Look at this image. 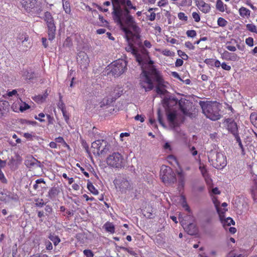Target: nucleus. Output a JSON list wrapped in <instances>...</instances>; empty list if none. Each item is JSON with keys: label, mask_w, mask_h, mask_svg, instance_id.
<instances>
[{"label": "nucleus", "mask_w": 257, "mask_h": 257, "mask_svg": "<svg viewBox=\"0 0 257 257\" xmlns=\"http://www.w3.org/2000/svg\"><path fill=\"white\" fill-rule=\"evenodd\" d=\"M196 6L203 13L207 14L211 10L210 5L206 3L203 0H194Z\"/></svg>", "instance_id": "nucleus-18"}, {"label": "nucleus", "mask_w": 257, "mask_h": 257, "mask_svg": "<svg viewBox=\"0 0 257 257\" xmlns=\"http://www.w3.org/2000/svg\"><path fill=\"white\" fill-rule=\"evenodd\" d=\"M59 193V190L56 187H52L49 190L48 196L50 199L53 200L56 197Z\"/></svg>", "instance_id": "nucleus-22"}, {"label": "nucleus", "mask_w": 257, "mask_h": 257, "mask_svg": "<svg viewBox=\"0 0 257 257\" xmlns=\"http://www.w3.org/2000/svg\"><path fill=\"white\" fill-rule=\"evenodd\" d=\"M235 139L236 141H237V142L238 143V145H239V147L240 148V149L242 150V152H243L244 148H243V146L242 144L241 141L240 140L239 136L235 137Z\"/></svg>", "instance_id": "nucleus-59"}, {"label": "nucleus", "mask_w": 257, "mask_h": 257, "mask_svg": "<svg viewBox=\"0 0 257 257\" xmlns=\"http://www.w3.org/2000/svg\"><path fill=\"white\" fill-rule=\"evenodd\" d=\"M35 205L36 206L42 207H43L45 203L43 201V200L42 199H36L35 200Z\"/></svg>", "instance_id": "nucleus-48"}, {"label": "nucleus", "mask_w": 257, "mask_h": 257, "mask_svg": "<svg viewBox=\"0 0 257 257\" xmlns=\"http://www.w3.org/2000/svg\"><path fill=\"white\" fill-rule=\"evenodd\" d=\"M62 113H63V117L65 119V120L68 122L69 119V114L67 112L66 109L65 110H64L63 111H61Z\"/></svg>", "instance_id": "nucleus-61"}, {"label": "nucleus", "mask_w": 257, "mask_h": 257, "mask_svg": "<svg viewBox=\"0 0 257 257\" xmlns=\"http://www.w3.org/2000/svg\"><path fill=\"white\" fill-rule=\"evenodd\" d=\"M72 45L73 43L72 39L69 37H67L63 43V46L64 47L70 48L72 46Z\"/></svg>", "instance_id": "nucleus-34"}, {"label": "nucleus", "mask_w": 257, "mask_h": 257, "mask_svg": "<svg viewBox=\"0 0 257 257\" xmlns=\"http://www.w3.org/2000/svg\"><path fill=\"white\" fill-rule=\"evenodd\" d=\"M23 76L27 79H31L33 78L34 73L32 72H29L28 71L26 70L24 71Z\"/></svg>", "instance_id": "nucleus-39"}, {"label": "nucleus", "mask_w": 257, "mask_h": 257, "mask_svg": "<svg viewBox=\"0 0 257 257\" xmlns=\"http://www.w3.org/2000/svg\"><path fill=\"white\" fill-rule=\"evenodd\" d=\"M36 184H35L34 185H33V188L35 189V190H37L39 188V185L38 184H40V183H44V184H45V181H44V180L43 179H37L36 181Z\"/></svg>", "instance_id": "nucleus-42"}, {"label": "nucleus", "mask_w": 257, "mask_h": 257, "mask_svg": "<svg viewBox=\"0 0 257 257\" xmlns=\"http://www.w3.org/2000/svg\"><path fill=\"white\" fill-rule=\"evenodd\" d=\"M10 104L6 100H0V118L5 116L9 111Z\"/></svg>", "instance_id": "nucleus-19"}, {"label": "nucleus", "mask_w": 257, "mask_h": 257, "mask_svg": "<svg viewBox=\"0 0 257 257\" xmlns=\"http://www.w3.org/2000/svg\"><path fill=\"white\" fill-rule=\"evenodd\" d=\"M143 76L144 80H140V84L146 91L152 90L154 88L153 81L156 82V92L158 94H165L166 90L162 88L165 86V81L161 72L153 66H151L147 71H144Z\"/></svg>", "instance_id": "nucleus-2"}, {"label": "nucleus", "mask_w": 257, "mask_h": 257, "mask_svg": "<svg viewBox=\"0 0 257 257\" xmlns=\"http://www.w3.org/2000/svg\"><path fill=\"white\" fill-rule=\"evenodd\" d=\"M239 15L243 17L250 16V11L246 8L241 7L239 10Z\"/></svg>", "instance_id": "nucleus-27"}, {"label": "nucleus", "mask_w": 257, "mask_h": 257, "mask_svg": "<svg viewBox=\"0 0 257 257\" xmlns=\"http://www.w3.org/2000/svg\"><path fill=\"white\" fill-rule=\"evenodd\" d=\"M208 160L212 166L217 169H222L227 164L226 156L221 153L213 150L209 153Z\"/></svg>", "instance_id": "nucleus-5"}, {"label": "nucleus", "mask_w": 257, "mask_h": 257, "mask_svg": "<svg viewBox=\"0 0 257 257\" xmlns=\"http://www.w3.org/2000/svg\"><path fill=\"white\" fill-rule=\"evenodd\" d=\"M212 200H213V202L216 207V210L217 211L218 213L219 214L220 218H221V219H222V214H224V213L226 210H222V211L220 210V209L219 208L220 202L217 200V197L213 196L212 197Z\"/></svg>", "instance_id": "nucleus-21"}, {"label": "nucleus", "mask_w": 257, "mask_h": 257, "mask_svg": "<svg viewBox=\"0 0 257 257\" xmlns=\"http://www.w3.org/2000/svg\"><path fill=\"white\" fill-rule=\"evenodd\" d=\"M160 174L162 182L167 185L174 184L176 181V175L170 167L162 166Z\"/></svg>", "instance_id": "nucleus-6"}, {"label": "nucleus", "mask_w": 257, "mask_h": 257, "mask_svg": "<svg viewBox=\"0 0 257 257\" xmlns=\"http://www.w3.org/2000/svg\"><path fill=\"white\" fill-rule=\"evenodd\" d=\"M161 53L166 56H173L174 54V53L171 51L170 50L168 49H164L162 50Z\"/></svg>", "instance_id": "nucleus-45"}, {"label": "nucleus", "mask_w": 257, "mask_h": 257, "mask_svg": "<svg viewBox=\"0 0 257 257\" xmlns=\"http://www.w3.org/2000/svg\"><path fill=\"white\" fill-rule=\"evenodd\" d=\"M224 214H222V219H220L221 222L223 223L224 226L226 224H227L228 226H230L231 224H233L234 223V222L232 218L228 217L226 219H224ZM220 219L221 218H220Z\"/></svg>", "instance_id": "nucleus-29"}, {"label": "nucleus", "mask_w": 257, "mask_h": 257, "mask_svg": "<svg viewBox=\"0 0 257 257\" xmlns=\"http://www.w3.org/2000/svg\"><path fill=\"white\" fill-rule=\"evenodd\" d=\"M29 38V36L27 35L26 33H22L18 37V40L23 44L25 42H27L28 41Z\"/></svg>", "instance_id": "nucleus-33"}, {"label": "nucleus", "mask_w": 257, "mask_h": 257, "mask_svg": "<svg viewBox=\"0 0 257 257\" xmlns=\"http://www.w3.org/2000/svg\"><path fill=\"white\" fill-rule=\"evenodd\" d=\"M203 113L208 118L217 120L221 118L220 104L215 101H200L199 103Z\"/></svg>", "instance_id": "nucleus-4"}, {"label": "nucleus", "mask_w": 257, "mask_h": 257, "mask_svg": "<svg viewBox=\"0 0 257 257\" xmlns=\"http://www.w3.org/2000/svg\"><path fill=\"white\" fill-rule=\"evenodd\" d=\"M134 34L132 32V35L128 36L126 35L125 33V35L128 42V45L125 47V50L127 52H131V53L135 57L136 61L139 63H142L143 61L142 56L138 51L136 46L139 47L142 46V42L141 40L140 35V29L138 32H134Z\"/></svg>", "instance_id": "nucleus-3"}, {"label": "nucleus", "mask_w": 257, "mask_h": 257, "mask_svg": "<svg viewBox=\"0 0 257 257\" xmlns=\"http://www.w3.org/2000/svg\"><path fill=\"white\" fill-rule=\"evenodd\" d=\"M24 137L29 140H33L34 138H35V136L34 133H25L24 134Z\"/></svg>", "instance_id": "nucleus-49"}, {"label": "nucleus", "mask_w": 257, "mask_h": 257, "mask_svg": "<svg viewBox=\"0 0 257 257\" xmlns=\"http://www.w3.org/2000/svg\"><path fill=\"white\" fill-rule=\"evenodd\" d=\"M103 227L107 232H109L111 233H113L115 232V227L112 223L110 222H107L104 224Z\"/></svg>", "instance_id": "nucleus-24"}, {"label": "nucleus", "mask_w": 257, "mask_h": 257, "mask_svg": "<svg viewBox=\"0 0 257 257\" xmlns=\"http://www.w3.org/2000/svg\"><path fill=\"white\" fill-rule=\"evenodd\" d=\"M0 180L2 182L6 183L7 182V180L5 177V175L1 170H0Z\"/></svg>", "instance_id": "nucleus-62"}, {"label": "nucleus", "mask_w": 257, "mask_h": 257, "mask_svg": "<svg viewBox=\"0 0 257 257\" xmlns=\"http://www.w3.org/2000/svg\"><path fill=\"white\" fill-rule=\"evenodd\" d=\"M177 53H178V55L182 58V59L186 60L188 59V55L184 52L182 51V50H178Z\"/></svg>", "instance_id": "nucleus-43"}, {"label": "nucleus", "mask_w": 257, "mask_h": 257, "mask_svg": "<svg viewBox=\"0 0 257 257\" xmlns=\"http://www.w3.org/2000/svg\"><path fill=\"white\" fill-rule=\"evenodd\" d=\"M221 67L223 70L227 71H230L231 69V66L225 62H223L221 63Z\"/></svg>", "instance_id": "nucleus-58"}, {"label": "nucleus", "mask_w": 257, "mask_h": 257, "mask_svg": "<svg viewBox=\"0 0 257 257\" xmlns=\"http://www.w3.org/2000/svg\"><path fill=\"white\" fill-rule=\"evenodd\" d=\"M178 175L179 176L178 184L179 187L184 188L185 185V175L183 172L181 171L178 172Z\"/></svg>", "instance_id": "nucleus-23"}, {"label": "nucleus", "mask_w": 257, "mask_h": 257, "mask_svg": "<svg viewBox=\"0 0 257 257\" xmlns=\"http://www.w3.org/2000/svg\"><path fill=\"white\" fill-rule=\"evenodd\" d=\"M217 24L220 27H225L227 24V22L224 18L219 17L217 20Z\"/></svg>", "instance_id": "nucleus-36"}, {"label": "nucleus", "mask_w": 257, "mask_h": 257, "mask_svg": "<svg viewBox=\"0 0 257 257\" xmlns=\"http://www.w3.org/2000/svg\"><path fill=\"white\" fill-rule=\"evenodd\" d=\"M199 169L204 177H205L207 176V170L205 166H200Z\"/></svg>", "instance_id": "nucleus-51"}, {"label": "nucleus", "mask_w": 257, "mask_h": 257, "mask_svg": "<svg viewBox=\"0 0 257 257\" xmlns=\"http://www.w3.org/2000/svg\"><path fill=\"white\" fill-rule=\"evenodd\" d=\"M84 254L87 257H93L94 254L90 249H85L83 251Z\"/></svg>", "instance_id": "nucleus-52"}, {"label": "nucleus", "mask_w": 257, "mask_h": 257, "mask_svg": "<svg viewBox=\"0 0 257 257\" xmlns=\"http://www.w3.org/2000/svg\"><path fill=\"white\" fill-rule=\"evenodd\" d=\"M63 2V8L65 12L67 14H71V7L70 3L65 0H62Z\"/></svg>", "instance_id": "nucleus-26"}, {"label": "nucleus", "mask_w": 257, "mask_h": 257, "mask_svg": "<svg viewBox=\"0 0 257 257\" xmlns=\"http://www.w3.org/2000/svg\"><path fill=\"white\" fill-rule=\"evenodd\" d=\"M126 67L127 62L122 59L116 60L108 66L110 72L115 77L123 74L126 70Z\"/></svg>", "instance_id": "nucleus-7"}, {"label": "nucleus", "mask_w": 257, "mask_h": 257, "mask_svg": "<svg viewBox=\"0 0 257 257\" xmlns=\"http://www.w3.org/2000/svg\"><path fill=\"white\" fill-rule=\"evenodd\" d=\"M168 4V2L167 0H160L158 2L157 5L160 7H165Z\"/></svg>", "instance_id": "nucleus-60"}, {"label": "nucleus", "mask_w": 257, "mask_h": 257, "mask_svg": "<svg viewBox=\"0 0 257 257\" xmlns=\"http://www.w3.org/2000/svg\"><path fill=\"white\" fill-rule=\"evenodd\" d=\"M38 0H21L22 8L26 12L30 13L38 6Z\"/></svg>", "instance_id": "nucleus-12"}, {"label": "nucleus", "mask_w": 257, "mask_h": 257, "mask_svg": "<svg viewBox=\"0 0 257 257\" xmlns=\"http://www.w3.org/2000/svg\"><path fill=\"white\" fill-rule=\"evenodd\" d=\"M38 116L39 117L37 116H35V118L36 119H37L38 120H39L40 122H44L45 121V120L42 119V118H44L45 116V115L44 113H40L39 114H38Z\"/></svg>", "instance_id": "nucleus-57"}, {"label": "nucleus", "mask_w": 257, "mask_h": 257, "mask_svg": "<svg viewBox=\"0 0 257 257\" xmlns=\"http://www.w3.org/2000/svg\"><path fill=\"white\" fill-rule=\"evenodd\" d=\"M107 145V143L103 140H98L92 143L91 147L95 149L97 153H103Z\"/></svg>", "instance_id": "nucleus-15"}, {"label": "nucleus", "mask_w": 257, "mask_h": 257, "mask_svg": "<svg viewBox=\"0 0 257 257\" xmlns=\"http://www.w3.org/2000/svg\"><path fill=\"white\" fill-rule=\"evenodd\" d=\"M37 161V160L34 158H31L30 160H27L26 161V165L29 167H32L34 166Z\"/></svg>", "instance_id": "nucleus-41"}, {"label": "nucleus", "mask_w": 257, "mask_h": 257, "mask_svg": "<svg viewBox=\"0 0 257 257\" xmlns=\"http://www.w3.org/2000/svg\"><path fill=\"white\" fill-rule=\"evenodd\" d=\"M221 58L222 60L227 61H235L238 59L237 55L235 53H231L227 51H224L223 53H221Z\"/></svg>", "instance_id": "nucleus-20"}, {"label": "nucleus", "mask_w": 257, "mask_h": 257, "mask_svg": "<svg viewBox=\"0 0 257 257\" xmlns=\"http://www.w3.org/2000/svg\"><path fill=\"white\" fill-rule=\"evenodd\" d=\"M46 247L47 250H52L53 249V246L52 243L48 240L45 242Z\"/></svg>", "instance_id": "nucleus-64"}, {"label": "nucleus", "mask_w": 257, "mask_h": 257, "mask_svg": "<svg viewBox=\"0 0 257 257\" xmlns=\"http://www.w3.org/2000/svg\"><path fill=\"white\" fill-rule=\"evenodd\" d=\"M185 46L186 48L189 49V50H194L195 49V46L190 41H187L185 43Z\"/></svg>", "instance_id": "nucleus-56"}, {"label": "nucleus", "mask_w": 257, "mask_h": 257, "mask_svg": "<svg viewBox=\"0 0 257 257\" xmlns=\"http://www.w3.org/2000/svg\"><path fill=\"white\" fill-rule=\"evenodd\" d=\"M141 55L142 56L143 61L142 62V63L139 64L140 65H142V72L141 74V80H144V77L143 76V71L148 70L149 68L151 66H153L154 68H155V67L154 65H153L154 63V61L153 60H151L150 59L148 60V59H147V57H149V59L150 57H149L148 55V52L146 49L144 48L142 49V54Z\"/></svg>", "instance_id": "nucleus-10"}, {"label": "nucleus", "mask_w": 257, "mask_h": 257, "mask_svg": "<svg viewBox=\"0 0 257 257\" xmlns=\"http://www.w3.org/2000/svg\"><path fill=\"white\" fill-rule=\"evenodd\" d=\"M179 105L181 111L183 113L190 117H193V113L191 112V106L190 102L185 99H180L179 101Z\"/></svg>", "instance_id": "nucleus-11"}, {"label": "nucleus", "mask_w": 257, "mask_h": 257, "mask_svg": "<svg viewBox=\"0 0 257 257\" xmlns=\"http://www.w3.org/2000/svg\"><path fill=\"white\" fill-rule=\"evenodd\" d=\"M113 182L116 187L118 188L121 192L125 193L127 190H130L132 189L130 183L126 179H122L121 180L115 179Z\"/></svg>", "instance_id": "nucleus-13"}, {"label": "nucleus", "mask_w": 257, "mask_h": 257, "mask_svg": "<svg viewBox=\"0 0 257 257\" xmlns=\"http://www.w3.org/2000/svg\"><path fill=\"white\" fill-rule=\"evenodd\" d=\"M178 17L179 19V20L181 21H184L185 22L187 21L188 20V17L187 16L185 15L184 13L183 12H180L178 14Z\"/></svg>", "instance_id": "nucleus-46"}, {"label": "nucleus", "mask_w": 257, "mask_h": 257, "mask_svg": "<svg viewBox=\"0 0 257 257\" xmlns=\"http://www.w3.org/2000/svg\"><path fill=\"white\" fill-rule=\"evenodd\" d=\"M87 187L88 190L93 195H96L98 194V191L95 188L92 183L89 181L87 184Z\"/></svg>", "instance_id": "nucleus-25"}, {"label": "nucleus", "mask_w": 257, "mask_h": 257, "mask_svg": "<svg viewBox=\"0 0 257 257\" xmlns=\"http://www.w3.org/2000/svg\"><path fill=\"white\" fill-rule=\"evenodd\" d=\"M247 29L251 32L256 33L257 30L255 25L252 24H248L246 26Z\"/></svg>", "instance_id": "nucleus-40"}, {"label": "nucleus", "mask_w": 257, "mask_h": 257, "mask_svg": "<svg viewBox=\"0 0 257 257\" xmlns=\"http://www.w3.org/2000/svg\"><path fill=\"white\" fill-rule=\"evenodd\" d=\"M44 20L48 28V39L52 41L55 38L56 30L54 18L49 12H46L44 14Z\"/></svg>", "instance_id": "nucleus-8"}, {"label": "nucleus", "mask_w": 257, "mask_h": 257, "mask_svg": "<svg viewBox=\"0 0 257 257\" xmlns=\"http://www.w3.org/2000/svg\"><path fill=\"white\" fill-rule=\"evenodd\" d=\"M183 64V60L182 59L178 58L175 62V66L176 67H180L182 66Z\"/></svg>", "instance_id": "nucleus-63"}, {"label": "nucleus", "mask_w": 257, "mask_h": 257, "mask_svg": "<svg viewBox=\"0 0 257 257\" xmlns=\"http://www.w3.org/2000/svg\"><path fill=\"white\" fill-rule=\"evenodd\" d=\"M231 42H227L226 43V48L230 51H232V52H234L236 50V47L234 46H232V45H229V44H230Z\"/></svg>", "instance_id": "nucleus-53"}, {"label": "nucleus", "mask_w": 257, "mask_h": 257, "mask_svg": "<svg viewBox=\"0 0 257 257\" xmlns=\"http://www.w3.org/2000/svg\"><path fill=\"white\" fill-rule=\"evenodd\" d=\"M250 193L252 198L255 200L257 199V185H252L250 188Z\"/></svg>", "instance_id": "nucleus-32"}, {"label": "nucleus", "mask_w": 257, "mask_h": 257, "mask_svg": "<svg viewBox=\"0 0 257 257\" xmlns=\"http://www.w3.org/2000/svg\"><path fill=\"white\" fill-rule=\"evenodd\" d=\"M113 11L111 13L112 20L126 35H132L134 32H138L140 30L133 16L131 15V8L133 6L131 0H112Z\"/></svg>", "instance_id": "nucleus-1"}, {"label": "nucleus", "mask_w": 257, "mask_h": 257, "mask_svg": "<svg viewBox=\"0 0 257 257\" xmlns=\"http://www.w3.org/2000/svg\"><path fill=\"white\" fill-rule=\"evenodd\" d=\"M77 61L81 69H87L89 66V57L87 54L84 52H81L79 53Z\"/></svg>", "instance_id": "nucleus-14"}, {"label": "nucleus", "mask_w": 257, "mask_h": 257, "mask_svg": "<svg viewBox=\"0 0 257 257\" xmlns=\"http://www.w3.org/2000/svg\"><path fill=\"white\" fill-rule=\"evenodd\" d=\"M82 146L83 148L85 149L86 152L88 154H90L89 149V145L85 141H82Z\"/></svg>", "instance_id": "nucleus-55"}, {"label": "nucleus", "mask_w": 257, "mask_h": 257, "mask_svg": "<svg viewBox=\"0 0 257 257\" xmlns=\"http://www.w3.org/2000/svg\"><path fill=\"white\" fill-rule=\"evenodd\" d=\"M250 119L251 123L257 128V112H252L250 115Z\"/></svg>", "instance_id": "nucleus-31"}, {"label": "nucleus", "mask_w": 257, "mask_h": 257, "mask_svg": "<svg viewBox=\"0 0 257 257\" xmlns=\"http://www.w3.org/2000/svg\"><path fill=\"white\" fill-rule=\"evenodd\" d=\"M192 16L193 18L194 19L195 22H199L200 21V17L199 13L197 12H193L192 14Z\"/></svg>", "instance_id": "nucleus-50"}, {"label": "nucleus", "mask_w": 257, "mask_h": 257, "mask_svg": "<svg viewBox=\"0 0 257 257\" xmlns=\"http://www.w3.org/2000/svg\"><path fill=\"white\" fill-rule=\"evenodd\" d=\"M245 43L248 46L252 47L253 45V39L252 37H248L246 39Z\"/></svg>", "instance_id": "nucleus-54"}, {"label": "nucleus", "mask_w": 257, "mask_h": 257, "mask_svg": "<svg viewBox=\"0 0 257 257\" xmlns=\"http://www.w3.org/2000/svg\"><path fill=\"white\" fill-rule=\"evenodd\" d=\"M181 198L183 199V201L182 202V206L183 208H185V209L188 212H191V209L190 208V207L188 205L187 201L186 200V198L184 196H182Z\"/></svg>", "instance_id": "nucleus-37"}, {"label": "nucleus", "mask_w": 257, "mask_h": 257, "mask_svg": "<svg viewBox=\"0 0 257 257\" xmlns=\"http://www.w3.org/2000/svg\"><path fill=\"white\" fill-rule=\"evenodd\" d=\"M12 108L14 111L17 112L18 110L23 112L30 108V106L25 102H23L21 98L18 100L17 102L13 104Z\"/></svg>", "instance_id": "nucleus-17"}, {"label": "nucleus", "mask_w": 257, "mask_h": 257, "mask_svg": "<svg viewBox=\"0 0 257 257\" xmlns=\"http://www.w3.org/2000/svg\"><path fill=\"white\" fill-rule=\"evenodd\" d=\"M226 5H224L223 3L221 0H217L216 4V8L217 10L221 12H224L225 11L224 7H226Z\"/></svg>", "instance_id": "nucleus-28"}, {"label": "nucleus", "mask_w": 257, "mask_h": 257, "mask_svg": "<svg viewBox=\"0 0 257 257\" xmlns=\"http://www.w3.org/2000/svg\"><path fill=\"white\" fill-rule=\"evenodd\" d=\"M176 118V114L174 112H170L167 115V119L170 122H173Z\"/></svg>", "instance_id": "nucleus-38"}, {"label": "nucleus", "mask_w": 257, "mask_h": 257, "mask_svg": "<svg viewBox=\"0 0 257 257\" xmlns=\"http://www.w3.org/2000/svg\"><path fill=\"white\" fill-rule=\"evenodd\" d=\"M49 238L53 242L55 246L60 242L59 237L54 234L51 233L49 236Z\"/></svg>", "instance_id": "nucleus-30"}, {"label": "nucleus", "mask_w": 257, "mask_h": 257, "mask_svg": "<svg viewBox=\"0 0 257 257\" xmlns=\"http://www.w3.org/2000/svg\"><path fill=\"white\" fill-rule=\"evenodd\" d=\"M58 108H59L61 111L65 110V105L62 100V96L60 94L59 96V101L57 104Z\"/></svg>", "instance_id": "nucleus-35"}, {"label": "nucleus", "mask_w": 257, "mask_h": 257, "mask_svg": "<svg viewBox=\"0 0 257 257\" xmlns=\"http://www.w3.org/2000/svg\"><path fill=\"white\" fill-rule=\"evenodd\" d=\"M108 166L114 168H121L124 166V159L121 154L118 152L113 153L106 159Z\"/></svg>", "instance_id": "nucleus-9"}, {"label": "nucleus", "mask_w": 257, "mask_h": 257, "mask_svg": "<svg viewBox=\"0 0 257 257\" xmlns=\"http://www.w3.org/2000/svg\"><path fill=\"white\" fill-rule=\"evenodd\" d=\"M55 141L57 143H62L65 147H67L68 148L69 147V145L66 143L64 141V139L61 137H59L55 139Z\"/></svg>", "instance_id": "nucleus-44"}, {"label": "nucleus", "mask_w": 257, "mask_h": 257, "mask_svg": "<svg viewBox=\"0 0 257 257\" xmlns=\"http://www.w3.org/2000/svg\"><path fill=\"white\" fill-rule=\"evenodd\" d=\"M186 35L188 37L194 38L196 37L197 33L196 31L194 30H188L186 32Z\"/></svg>", "instance_id": "nucleus-47"}, {"label": "nucleus", "mask_w": 257, "mask_h": 257, "mask_svg": "<svg viewBox=\"0 0 257 257\" xmlns=\"http://www.w3.org/2000/svg\"><path fill=\"white\" fill-rule=\"evenodd\" d=\"M227 128L228 131L231 133L234 137L239 136L238 127L237 123L231 119L228 118L226 119Z\"/></svg>", "instance_id": "nucleus-16"}]
</instances>
